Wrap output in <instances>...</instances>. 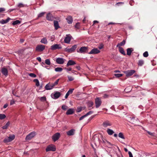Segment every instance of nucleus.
Listing matches in <instances>:
<instances>
[{
    "label": "nucleus",
    "mask_w": 157,
    "mask_h": 157,
    "mask_svg": "<svg viewBox=\"0 0 157 157\" xmlns=\"http://www.w3.org/2000/svg\"><path fill=\"white\" fill-rule=\"evenodd\" d=\"M118 136L119 137H120L122 139H125V138L122 132L119 133L118 134Z\"/></svg>",
    "instance_id": "nucleus-36"
},
{
    "label": "nucleus",
    "mask_w": 157,
    "mask_h": 157,
    "mask_svg": "<svg viewBox=\"0 0 157 157\" xmlns=\"http://www.w3.org/2000/svg\"><path fill=\"white\" fill-rule=\"evenodd\" d=\"M59 80V79H57L54 83L52 84L53 87H54V86L57 85L58 84Z\"/></svg>",
    "instance_id": "nucleus-37"
},
{
    "label": "nucleus",
    "mask_w": 157,
    "mask_h": 157,
    "mask_svg": "<svg viewBox=\"0 0 157 157\" xmlns=\"http://www.w3.org/2000/svg\"><path fill=\"white\" fill-rule=\"evenodd\" d=\"M77 47L76 45H74L71 48H65V51L71 53L74 51L77 48Z\"/></svg>",
    "instance_id": "nucleus-3"
},
{
    "label": "nucleus",
    "mask_w": 157,
    "mask_h": 157,
    "mask_svg": "<svg viewBox=\"0 0 157 157\" xmlns=\"http://www.w3.org/2000/svg\"><path fill=\"white\" fill-rule=\"evenodd\" d=\"M15 135H10L9 137H6L4 140L5 143L10 142L13 140L15 138Z\"/></svg>",
    "instance_id": "nucleus-2"
},
{
    "label": "nucleus",
    "mask_w": 157,
    "mask_h": 157,
    "mask_svg": "<svg viewBox=\"0 0 157 157\" xmlns=\"http://www.w3.org/2000/svg\"><path fill=\"white\" fill-rule=\"evenodd\" d=\"M74 90V89H70L68 91V92H67V93H68V94H69V95L71 94L72 93L73 91Z\"/></svg>",
    "instance_id": "nucleus-46"
},
{
    "label": "nucleus",
    "mask_w": 157,
    "mask_h": 157,
    "mask_svg": "<svg viewBox=\"0 0 157 157\" xmlns=\"http://www.w3.org/2000/svg\"><path fill=\"white\" fill-rule=\"evenodd\" d=\"M133 51V49L132 48H128L127 49V54L128 56L130 55Z\"/></svg>",
    "instance_id": "nucleus-23"
},
{
    "label": "nucleus",
    "mask_w": 157,
    "mask_h": 157,
    "mask_svg": "<svg viewBox=\"0 0 157 157\" xmlns=\"http://www.w3.org/2000/svg\"><path fill=\"white\" fill-rule=\"evenodd\" d=\"M62 48L60 44H56L51 46V49L52 50H55L57 49H60Z\"/></svg>",
    "instance_id": "nucleus-9"
},
{
    "label": "nucleus",
    "mask_w": 157,
    "mask_h": 157,
    "mask_svg": "<svg viewBox=\"0 0 157 157\" xmlns=\"http://www.w3.org/2000/svg\"><path fill=\"white\" fill-rule=\"evenodd\" d=\"M20 23H21V22L20 21H19V20H17L14 21L13 22L12 24L13 25H15L19 24Z\"/></svg>",
    "instance_id": "nucleus-34"
},
{
    "label": "nucleus",
    "mask_w": 157,
    "mask_h": 157,
    "mask_svg": "<svg viewBox=\"0 0 157 157\" xmlns=\"http://www.w3.org/2000/svg\"><path fill=\"white\" fill-rule=\"evenodd\" d=\"M45 63L48 65H50L51 64V62L50 59H46L45 60Z\"/></svg>",
    "instance_id": "nucleus-33"
},
{
    "label": "nucleus",
    "mask_w": 157,
    "mask_h": 157,
    "mask_svg": "<svg viewBox=\"0 0 157 157\" xmlns=\"http://www.w3.org/2000/svg\"><path fill=\"white\" fill-rule=\"evenodd\" d=\"M45 48V46L42 44H40V52L43 51Z\"/></svg>",
    "instance_id": "nucleus-29"
},
{
    "label": "nucleus",
    "mask_w": 157,
    "mask_h": 157,
    "mask_svg": "<svg viewBox=\"0 0 157 157\" xmlns=\"http://www.w3.org/2000/svg\"><path fill=\"white\" fill-rule=\"evenodd\" d=\"M114 76L117 78H119L123 76V74H114Z\"/></svg>",
    "instance_id": "nucleus-43"
},
{
    "label": "nucleus",
    "mask_w": 157,
    "mask_h": 157,
    "mask_svg": "<svg viewBox=\"0 0 157 157\" xmlns=\"http://www.w3.org/2000/svg\"><path fill=\"white\" fill-rule=\"evenodd\" d=\"M69 81H72L74 80V78L71 76H67Z\"/></svg>",
    "instance_id": "nucleus-48"
},
{
    "label": "nucleus",
    "mask_w": 157,
    "mask_h": 157,
    "mask_svg": "<svg viewBox=\"0 0 157 157\" xmlns=\"http://www.w3.org/2000/svg\"><path fill=\"white\" fill-rule=\"evenodd\" d=\"M33 81L35 83L36 85L38 86H39V82L38 79H35L33 80Z\"/></svg>",
    "instance_id": "nucleus-32"
},
{
    "label": "nucleus",
    "mask_w": 157,
    "mask_h": 157,
    "mask_svg": "<svg viewBox=\"0 0 157 157\" xmlns=\"http://www.w3.org/2000/svg\"><path fill=\"white\" fill-rule=\"evenodd\" d=\"M60 92H56L53 95L54 96L53 98L55 99H57L60 96Z\"/></svg>",
    "instance_id": "nucleus-22"
},
{
    "label": "nucleus",
    "mask_w": 157,
    "mask_h": 157,
    "mask_svg": "<svg viewBox=\"0 0 157 157\" xmlns=\"http://www.w3.org/2000/svg\"><path fill=\"white\" fill-rule=\"evenodd\" d=\"M8 106V105L7 104H5L3 106V108L5 109Z\"/></svg>",
    "instance_id": "nucleus-60"
},
{
    "label": "nucleus",
    "mask_w": 157,
    "mask_h": 157,
    "mask_svg": "<svg viewBox=\"0 0 157 157\" xmlns=\"http://www.w3.org/2000/svg\"><path fill=\"white\" fill-rule=\"evenodd\" d=\"M32 78H35L36 77V75L35 74L33 73H30L28 74Z\"/></svg>",
    "instance_id": "nucleus-40"
},
{
    "label": "nucleus",
    "mask_w": 157,
    "mask_h": 157,
    "mask_svg": "<svg viewBox=\"0 0 157 157\" xmlns=\"http://www.w3.org/2000/svg\"><path fill=\"white\" fill-rule=\"evenodd\" d=\"M67 22L69 24H71L73 21L72 17L70 16H68L67 18H66Z\"/></svg>",
    "instance_id": "nucleus-14"
},
{
    "label": "nucleus",
    "mask_w": 157,
    "mask_h": 157,
    "mask_svg": "<svg viewBox=\"0 0 157 157\" xmlns=\"http://www.w3.org/2000/svg\"><path fill=\"white\" fill-rule=\"evenodd\" d=\"M85 117H86V116H85V115L82 116L79 118V121H81Z\"/></svg>",
    "instance_id": "nucleus-55"
},
{
    "label": "nucleus",
    "mask_w": 157,
    "mask_h": 157,
    "mask_svg": "<svg viewBox=\"0 0 157 157\" xmlns=\"http://www.w3.org/2000/svg\"><path fill=\"white\" fill-rule=\"evenodd\" d=\"M56 146L53 144H51L48 145L46 148V152L49 151H56Z\"/></svg>",
    "instance_id": "nucleus-1"
},
{
    "label": "nucleus",
    "mask_w": 157,
    "mask_h": 157,
    "mask_svg": "<svg viewBox=\"0 0 157 157\" xmlns=\"http://www.w3.org/2000/svg\"><path fill=\"white\" fill-rule=\"evenodd\" d=\"M143 56L145 57H147L148 56V54L147 52L146 51L143 54Z\"/></svg>",
    "instance_id": "nucleus-45"
},
{
    "label": "nucleus",
    "mask_w": 157,
    "mask_h": 157,
    "mask_svg": "<svg viewBox=\"0 0 157 157\" xmlns=\"http://www.w3.org/2000/svg\"><path fill=\"white\" fill-rule=\"evenodd\" d=\"M101 102L99 98H97L95 99V106L96 108H98L101 105Z\"/></svg>",
    "instance_id": "nucleus-7"
},
{
    "label": "nucleus",
    "mask_w": 157,
    "mask_h": 157,
    "mask_svg": "<svg viewBox=\"0 0 157 157\" xmlns=\"http://www.w3.org/2000/svg\"><path fill=\"white\" fill-rule=\"evenodd\" d=\"M2 72L3 75L6 76H7L8 75L7 70L5 68H2Z\"/></svg>",
    "instance_id": "nucleus-20"
},
{
    "label": "nucleus",
    "mask_w": 157,
    "mask_h": 157,
    "mask_svg": "<svg viewBox=\"0 0 157 157\" xmlns=\"http://www.w3.org/2000/svg\"><path fill=\"white\" fill-rule=\"evenodd\" d=\"M87 51V47H81L79 49V50L77 51V52L80 53H84L86 52Z\"/></svg>",
    "instance_id": "nucleus-10"
},
{
    "label": "nucleus",
    "mask_w": 157,
    "mask_h": 157,
    "mask_svg": "<svg viewBox=\"0 0 157 157\" xmlns=\"http://www.w3.org/2000/svg\"><path fill=\"white\" fill-rule=\"evenodd\" d=\"M66 70L67 71H70L71 70V68H66Z\"/></svg>",
    "instance_id": "nucleus-62"
},
{
    "label": "nucleus",
    "mask_w": 157,
    "mask_h": 157,
    "mask_svg": "<svg viewBox=\"0 0 157 157\" xmlns=\"http://www.w3.org/2000/svg\"><path fill=\"white\" fill-rule=\"evenodd\" d=\"M66 60L63 58L60 57L57 58L56 59V62L58 64H63Z\"/></svg>",
    "instance_id": "nucleus-6"
},
{
    "label": "nucleus",
    "mask_w": 157,
    "mask_h": 157,
    "mask_svg": "<svg viewBox=\"0 0 157 157\" xmlns=\"http://www.w3.org/2000/svg\"><path fill=\"white\" fill-rule=\"evenodd\" d=\"M93 111H90L88 112L86 114H85V116L86 117L90 115L93 113Z\"/></svg>",
    "instance_id": "nucleus-49"
},
{
    "label": "nucleus",
    "mask_w": 157,
    "mask_h": 157,
    "mask_svg": "<svg viewBox=\"0 0 157 157\" xmlns=\"http://www.w3.org/2000/svg\"><path fill=\"white\" fill-rule=\"evenodd\" d=\"M55 70L56 72H60L63 70V68L62 67H58L56 68Z\"/></svg>",
    "instance_id": "nucleus-28"
},
{
    "label": "nucleus",
    "mask_w": 157,
    "mask_h": 157,
    "mask_svg": "<svg viewBox=\"0 0 157 157\" xmlns=\"http://www.w3.org/2000/svg\"><path fill=\"white\" fill-rule=\"evenodd\" d=\"M107 132L108 134V135H111L114 133V131L112 129L108 128L107 130Z\"/></svg>",
    "instance_id": "nucleus-26"
},
{
    "label": "nucleus",
    "mask_w": 157,
    "mask_h": 157,
    "mask_svg": "<svg viewBox=\"0 0 157 157\" xmlns=\"http://www.w3.org/2000/svg\"><path fill=\"white\" fill-rule=\"evenodd\" d=\"M69 95V94H68V93H66V95L65 96V98H67L68 97V96Z\"/></svg>",
    "instance_id": "nucleus-64"
},
{
    "label": "nucleus",
    "mask_w": 157,
    "mask_h": 157,
    "mask_svg": "<svg viewBox=\"0 0 157 157\" xmlns=\"http://www.w3.org/2000/svg\"><path fill=\"white\" fill-rule=\"evenodd\" d=\"M112 125V124L108 121H106L103 122L102 124V126L104 127H107L108 126H111Z\"/></svg>",
    "instance_id": "nucleus-13"
},
{
    "label": "nucleus",
    "mask_w": 157,
    "mask_h": 157,
    "mask_svg": "<svg viewBox=\"0 0 157 157\" xmlns=\"http://www.w3.org/2000/svg\"><path fill=\"white\" fill-rule=\"evenodd\" d=\"M36 51H39V45H37V46L36 47Z\"/></svg>",
    "instance_id": "nucleus-59"
},
{
    "label": "nucleus",
    "mask_w": 157,
    "mask_h": 157,
    "mask_svg": "<svg viewBox=\"0 0 157 157\" xmlns=\"http://www.w3.org/2000/svg\"><path fill=\"white\" fill-rule=\"evenodd\" d=\"M46 19L49 21H52L54 19V17L50 13H48L46 16Z\"/></svg>",
    "instance_id": "nucleus-11"
},
{
    "label": "nucleus",
    "mask_w": 157,
    "mask_h": 157,
    "mask_svg": "<svg viewBox=\"0 0 157 157\" xmlns=\"http://www.w3.org/2000/svg\"><path fill=\"white\" fill-rule=\"evenodd\" d=\"M46 13L45 12H43L40 13V17H42Z\"/></svg>",
    "instance_id": "nucleus-58"
},
{
    "label": "nucleus",
    "mask_w": 157,
    "mask_h": 157,
    "mask_svg": "<svg viewBox=\"0 0 157 157\" xmlns=\"http://www.w3.org/2000/svg\"><path fill=\"white\" fill-rule=\"evenodd\" d=\"M119 52L123 55L125 56L126 55L123 49V48L121 47H119Z\"/></svg>",
    "instance_id": "nucleus-24"
},
{
    "label": "nucleus",
    "mask_w": 157,
    "mask_h": 157,
    "mask_svg": "<svg viewBox=\"0 0 157 157\" xmlns=\"http://www.w3.org/2000/svg\"><path fill=\"white\" fill-rule=\"evenodd\" d=\"M103 47V44H100L99 46H98V48L99 49H102Z\"/></svg>",
    "instance_id": "nucleus-53"
},
{
    "label": "nucleus",
    "mask_w": 157,
    "mask_h": 157,
    "mask_svg": "<svg viewBox=\"0 0 157 157\" xmlns=\"http://www.w3.org/2000/svg\"><path fill=\"white\" fill-rule=\"evenodd\" d=\"M108 96V95L106 94H104L103 95V98H107Z\"/></svg>",
    "instance_id": "nucleus-61"
},
{
    "label": "nucleus",
    "mask_w": 157,
    "mask_h": 157,
    "mask_svg": "<svg viewBox=\"0 0 157 157\" xmlns=\"http://www.w3.org/2000/svg\"><path fill=\"white\" fill-rule=\"evenodd\" d=\"M10 123L9 122H8L5 125H4L2 127V128L3 129H5L7 128L10 125Z\"/></svg>",
    "instance_id": "nucleus-30"
},
{
    "label": "nucleus",
    "mask_w": 157,
    "mask_h": 157,
    "mask_svg": "<svg viewBox=\"0 0 157 157\" xmlns=\"http://www.w3.org/2000/svg\"><path fill=\"white\" fill-rule=\"evenodd\" d=\"M75 28L77 29L79 28V23H76L75 25Z\"/></svg>",
    "instance_id": "nucleus-50"
},
{
    "label": "nucleus",
    "mask_w": 157,
    "mask_h": 157,
    "mask_svg": "<svg viewBox=\"0 0 157 157\" xmlns=\"http://www.w3.org/2000/svg\"><path fill=\"white\" fill-rule=\"evenodd\" d=\"M76 64L75 62L71 60H70L68 61L67 64V66H71L74 65Z\"/></svg>",
    "instance_id": "nucleus-19"
},
{
    "label": "nucleus",
    "mask_w": 157,
    "mask_h": 157,
    "mask_svg": "<svg viewBox=\"0 0 157 157\" xmlns=\"http://www.w3.org/2000/svg\"><path fill=\"white\" fill-rule=\"evenodd\" d=\"M125 44V41L124 40H123L122 42L118 44L117 46V47H118V46H122L124 45Z\"/></svg>",
    "instance_id": "nucleus-31"
},
{
    "label": "nucleus",
    "mask_w": 157,
    "mask_h": 157,
    "mask_svg": "<svg viewBox=\"0 0 157 157\" xmlns=\"http://www.w3.org/2000/svg\"><path fill=\"white\" fill-rule=\"evenodd\" d=\"M54 25L56 30L57 29L60 27L59 26L58 22L57 21H54Z\"/></svg>",
    "instance_id": "nucleus-18"
},
{
    "label": "nucleus",
    "mask_w": 157,
    "mask_h": 157,
    "mask_svg": "<svg viewBox=\"0 0 157 157\" xmlns=\"http://www.w3.org/2000/svg\"><path fill=\"white\" fill-rule=\"evenodd\" d=\"M25 5L23 4L22 3H18L17 5V7L18 8H21L25 6Z\"/></svg>",
    "instance_id": "nucleus-38"
},
{
    "label": "nucleus",
    "mask_w": 157,
    "mask_h": 157,
    "mask_svg": "<svg viewBox=\"0 0 157 157\" xmlns=\"http://www.w3.org/2000/svg\"><path fill=\"white\" fill-rule=\"evenodd\" d=\"M144 63V61L142 60H140L139 61L138 65L139 66H142Z\"/></svg>",
    "instance_id": "nucleus-35"
},
{
    "label": "nucleus",
    "mask_w": 157,
    "mask_h": 157,
    "mask_svg": "<svg viewBox=\"0 0 157 157\" xmlns=\"http://www.w3.org/2000/svg\"><path fill=\"white\" fill-rule=\"evenodd\" d=\"M6 117V116L3 114H0V120H2Z\"/></svg>",
    "instance_id": "nucleus-39"
},
{
    "label": "nucleus",
    "mask_w": 157,
    "mask_h": 157,
    "mask_svg": "<svg viewBox=\"0 0 157 157\" xmlns=\"http://www.w3.org/2000/svg\"><path fill=\"white\" fill-rule=\"evenodd\" d=\"M15 103V101L13 100H12L10 101V105H12L14 104Z\"/></svg>",
    "instance_id": "nucleus-54"
},
{
    "label": "nucleus",
    "mask_w": 157,
    "mask_h": 157,
    "mask_svg": "<svg viewBox=\"0 0 157 157\" xmlns=\"http://www.w3.org/2000/svg\"><path fill=\"white\" fill-rule=\"evenodd\" d=\"M122 24L121 23H113V22H109L108 24V25H114V24Z\"/></svg>",
    "instance_id": "nucleus-52"
},
{
    "label": "nucleus",
    "mask_w": 157,
    "mask_h": 157,
    "mask_svg": "<svg viewBox=\"0 0 157 157\" xmlns=\"http://www.w3.org/2000/svg\"><path fill=\"white\" fill-rule=\"evenodd\" d=\"M5 11V9L3 8H0V13Z\"/></svg>",
    "instance_id": "nucleus-57"
},
{
    "label": "nucleus",
    "mask_w": 157,
    "mask_h": 157,
    "mask_svg": "<svg viewBox=\"0 0 157 157\" xmlns=\"http://www.w3.org/2000/svg\"><path fill=\"white\" fill-rule=\"evenodd\" d=\"M61 108L62 109L66 110L67 109L68 107L65 105H62Z\"/></svg>",
    "instance_id": "nucleus-41"
},
{
    "label": "nucleus",
    "mask_w": 157,
    "mask_h": 157,
    "mask_svg": "<svg viewBox=\"0 0 157 157\" xmlns=\"http://www.w3.org/2000/svg\"><path fill=\"white\" fill-rule=\"evenodd\" d=\"M36 135V133L35 132H32L26 136L25 137V140H31Z\"/></svg>",
    "instance_id": "nucleus-4"
},
{
    "label": "nucleus",
    "mask_w": 157,
    "mask_h": 157,
    "mask_svg": "<svg viewBox=\"0 0 157 157\" xmlns=\"http://www.w3.org/2000/svg\"><path fill=\"white\" fill-rule=\"evenodd\" d=\"M100 51L98 48H95L92 49L90 52L89 53V54H97L99 53Z\"/></svg>",
    "instance_id": "nucleus-12"
},
{
    "label": "nucleus",
    "mask_w": 157,
    "mask_h": 157,
    "mask_svg": "<svg viewBox=\"0 0 157 157\" xmlns=\"http://www.w3.org/2000/svg\"><path fill=\"white\" fill-rule=\"evenodd\" d=\"M40 100L41 101H46V97L44 96L41 97V98H40Z\"/></svg>",
    "instance_id": "nucleus-47"
},
{
    "label": "nucleus",
    "mask_w": 157,
    "mask_h": 157,
    "mask_svg": "<svg viewBox=\"0 0 157 157\" xmlns=\"http://www.w3.org/2000/svg\"><path fill=\"white\" fill-rule=\"evenodd\" d=\"M93 105V103L92 102L90 101L88 103V106L89 108L91 107Z\"/></svg>",
    "instance_id": "nucleus-44"
},
{
    "label": "nucleus",
    "mask_w": 157,
    "mask_h": 157,
    "mask_svg": "<svg viewBox=\"0 0 157 157\" xmlns=\"http://www.w3.org/2000/svg\"><path fill=\"white\" fill-rule=\"evenodd\" d=\"M82 109V107H77L76 112L77 113H79L81 111Z\"/></svg>",
    "instance_id": "nucleus-42"
},
{
    "label": "nucleus",
    "mask_w": 157,
    "mask_h": 157,
    "mask_svg": "<svg viewBox=\"0 0 157 157\" xmlns=\"http://www.w3.org/2000/svg\"><path fill=\"white\" fill-rule=\"evenodd\" d=\"M135 72V71L134 70H128L124 72L127 77L132 76Z\"/></svg>",
    "instance_id": "nucleus-5"
},
{
    "label": "nucleus",
    "mask_w": 157,
    "mask_h": 157,
    "mask_svg": "<svg viewBox=\"0 0 157 157\" xmlns=\"http://www.w3.org/2000/svg\"><path fill=\"white\" fill-rule=\"evenodd\" d=\"M71 38L70 36H67L65 38L64 41V42L67 44L69 43L71 40Z\"/></svg>",
    "instance_id": "nucleus-25"
},
{
    "label": "nucleus",
    "mask_w": 157,
    "mask_h": 157,
    "mask_svg": "<svg viewBox=\"0 0 157 157\" xmlns=\"http://www.w3.org/2000/svg\"><path fill=\"white\" fill-rule=\"evenodd\" d=\"M45 63H44L43 62H42L41 63V65L44 67H45V68H47V66H46L45 65Z\"/></svg>",
    "instance_id": "nucleus-51"
},
{
    "label": "nucleus",
    "mask_w": 157,
    "mask_h": 157,
    "mask_svg": "<svg viewBox=\"0 0 157 157\" xmlns=\"http://www.w3.org/2000/svg\"><path fill=\"white\" fill-rule=\"evenodd\" d=\"M128 153L129 155V157H133L131 151H129Z\"/></svg>",
    "instance_id": "nucleus-56"
},
{
    "label": "nucleus",
    "mask_w": 157,
    "mask_h": 157,
    "mask_svg": "<svg viewBox=\"0 0 157 157\" xmlns=\"http://www.w3.org/2000/svg\"><path fill=\"white\" fill-rule=\"evenodd\" d=\"M53 88L52 84H50L49 83L46 84L45 86V88L47 90H49L52 89Z\"/></svg>",
    "instance_id": "nucleus-15"
},
{
    "label": "nucleus",
    "mask_w": 157,
    "mask_h": 157,
    "mask_svg": "<svg viewBox=\"0 0 157 157\" xmlns=\"http://www.w3.org/2000/svg\"><path fill=\"white\" fill-rule=\"evenodd\" d=\"M75 130L72 129L67 132V134L68 136H72L74 134Z\"/></svg>",
    "instance_id": "nucleus-17"
},
{
    "label": "nucleus",
    "mask_w": 157,
    "mask_h": 157,
    "mask_svg": "<svg viewBox=\"0 0 157 157\" xmlns=\"http://www.w3.org/2000/svg\"><path fill=\"white\" fill-rule=\"evenodd\" d=\"M11 20V18L10 17H8L7 19L6 20H4V19H2L1 21H0V23L2 24H6L8 23L9 21Z\"/></svg>",
    "instance_id": "nucleus-21"
},
{
    "label": "nucleus",
    "mask_w": 157,
    "mask_h": 157,
    "mask_svg": "<svg viewBox=\"0 0 157 157\" xmlns=\"http://www.w3.org/2000/svg\"><path fill=\"white\" fill-rule=\"evenodd\" d=\"M74 109L73 108H70L68 109L66 113V114L67 115H71L74 113Z\"/></svg>",
    "instance_id": "nucleus-16"
},
{
    "label": "nucleus",
    "mask_w": 157,
    "mask_h": 157,
    "mask_svg": "<svg viewBox=\"0 0 157 157\" xmlns=\"http://www.w3.org/2000/svg\"><path fill=\"white\" fill-rule=\"evenodd\" d=\"M40 42H41V43L45 44H47V40L46 38H44L42 39L41 40Z\"/></svg>",
    "instance_id": "nucleus-27"
},
{
    "label": "nucleus",
    "mask_w": 157,
    "mask_h": 157,
    "mask_svg": "<svg viewBox=\"0 0 157 157\" xmlns=\"http://www.w3.org/2000/svg\"><path fill=\"white\" fill-rule=\"evenodd\" d=\"M60 134L59 132H57L54 134L52 137V139L54 142H56L59 138Z\"/></svg>",
    "instance_id": "nucleus-8"
},
{
    "label": "nucleus",
    "mask_w": 157,
    "mask_h": 157,
    "mask_svg": "<svg viewBox=\"0 0 157 157\" xmlns=\"http://www.w3.org/2000/svg\"><path fill=\"white\" fill-rule=\"evenodd\" d=\"M147 133L149 135H151V136H153V133L150 132L149 131H147Z\"/></svg>",
    "instance_id": "nucleus-63"
}]
</instances>
